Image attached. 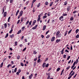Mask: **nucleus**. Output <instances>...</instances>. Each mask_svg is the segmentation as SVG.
<instances>
[{"label":"nucleus","instance_id":"obj_1","mask_svg":"<svg viewBox=\"0 0 79 79\" xmlns=\"http://www.w3.org/2000/svg\"><path fill=\"white\" fill-rule=\"evenodd\" d=\"M60 33V31H58L56 33V36L57 37H61V34Z\"/></svg>","mask_w":79,"mask_h":79},{"label":"nucleus","instance_id":"obj_2","mask_svg":"<svg viewBox=\"0 0 79 79\" xmlns=\"http://www.w3.org/2000/svg\"><path fill=\"white\" fill-rule=\"evenodd\" d=\"M55 37H53L51 39V42H53V41H55Z\"/></svg>","mask_w":79,"mask_h":79},{"label":"nucleus","instance_id":"obj_3","mask_svg":"<svg viewBox=\"0 0 79 79\" xmlns=\"http://www.w3.org/2000/svg\"><path fill=\"white\" fill-rule=\"evenodd\" d=\"M60 20L61 21H63V16H61L59 18Z\"/></svg>","mask_w":79,"mask_h":79},{"label":"nucleus","instance_id":"obj_4","mask_svg":"<svg viewBox=\"0 0 79 79\" xmlns=\"http://www.w3.org/2000/svg\"><path fill=\"white\" fill-rule=\"evenodd\" d=\"M37 26H38L37 25H36L35 27H32V29L33 30L35 29L36 28H37Z\"/></svg>","mask_w":79,"mask_h":79},{"label":"nucleus","instance_id":"obj_5","mask_svg":"<svg viewBox=\"0 0 79 79\" xmlns=\"http://www.w3.org/2000/svg\"><path fill=\"white\" fill-rule=\"evenodd\" d=\"M23 10H22L20 12V15H19L20 16H21L22 15H23Z\"/></svg>","mask_w":79,"mask_h":79},{"label":"nucleus","instance_id":"obj_6","mask_svg":"<svg viewBox=\"0 0 79 79\" xmlns=\"http://www.w3.org/2000/svg\"><path fill=\"white\" fill-rule=\"evenodd\" d=\"M32 74H31V75H30V76H29V79H31V78H32Z\"/></svg>","mask_w":79,"mask_h":79},{"label":"nucleus","instance_id":"obj_7","mask_svg":"<svg viewBox=\"0 0 79 79\" xmlns=\"http://www.w3.org/2000/svg\"><path fill=\"white\" fill-rule=\"evenodd\" d=\"M70 6H69L67 7V10L68 11H69V10H70Z\"/></svg>","mask_w":79,"mask_h":79},{"label":"nucleus","instance_id":"obj_8","mask_svg":"<svg viewBox=\"0 0 79 79\" xmlns=\"http://www.w3.org/2000/svg\"><path fill=\"white\" fill-rule=\"evenodd\" d=\"M60 40H60V39L57 40H56V43H58V42H59L60 41Z\"/></svg>","mask_w":79,"mask_h":79},{"label":"nucleus","instance_id":"obj_9","mask_svg":"<svg viewBox=\"0 0 79 79\" xmlns=\"http://www.w3.org/2000/svg\"><path fill=\"white\" fill-rule=\"evenodd\" d=\"M19 10H18L17 12H16V14H15V16H17L18 15V14L19 13Z\"/></svg>","mask_w":79,"mask_h":79},{"label":"nucleus","instance_id":"obj_10","mask_svg":"<svg viewBox=\"0 0 79 79\" xmlns=\"http://www.w3.org/2000/svg\"><path fill=\"white\" fill-rule=\"evenodd\" d=\"M45 28H46V26L44 25V26H43V31H44L45 29Z\"/></svg>","mask_w":79,"mask_h":79},{"label":"nucleus","instance_id":"obj_11","mask_svg":"<svg viewBox=\"0 0 79 79\" xmlns=\"http://www.w3.org/2000/svg\"><path fill=\"white\" fill-rule=\"evenodd\" d=\"M6 12H5L4 13V17H6Z\"/></svg>","mask_w":79,"mask_h":79},{"label":"nucleus","instance_id":"obj_12","mask_svg":"<svg viewBox=\"0 0 79 79\" xmlns=\"http://www.w3.org/2000/svg\"><path fill=\"white\" fill-rule=\"evenodd\" d=\"M3 62H2L0 66V68H2L3 67Z\"/></svg>","mask_w":79,"mask_h":79},{"label":"nucleus","instance_id":"obj_13","mask_svg":"<svg viewBox=\"0 0 79 79\" xmlns=\"http://www.w3.org/2000/svg\"><path fill=\"white\" fill-rule=\"evenodd\" d=\"M70 66H68V67L66 68V71H68V69L70 68Z\"/></svg>","mask_w":79,"mask_h":79},{"label":"nucleus","instance_id":"obj_14","mask_svg":"<svg viewBox=\"0 0 79 79\" xmlns=\"http://www.w3.org/2000/svg\"><path fill=\"white\" fill-rule=\"evenodd\" d=\"M10 37L11 38H13V37H14V34H12L11 35H10Z\"/></svg>","mask_w":79,"mask_h":79},{"label":"nucleus","instance_id":"obj_15","mask_svg":"<svg viewBox=\"0 0 79 79\" xmlns=\"http://www.w3.org/2000/svg\"><path fill=\"white\" fill-rule=\"evenodd\" d=\"M7 27V24L6 23L4 24V27L5 28H6Z\"/></svg>","mask_w":79,"mask_h":79},{"label":"nucleus","instance_id":"obj_16","mask_svg":"<svg viewBox=\"0 0 79 79\" xmlns=\"http://www.w3.org/2000/svg\"><path fill=\"white\" fill-rule=\"evenodd\" d=\"M21 32V30H20L17 33V34H20Z\"/></svg>","mask_w":79,"mask_h":79},{"label":"nucleus","instance_id":"obj_17","mask_svg":"<svg viewBox=\"0 0 79 79\" xmlns=\"http://www.w3.org/2000/svg\"><path fill=\"white\" fill-rule=\"evenodd\" d=\"M45 64H46V63H44L43 64V68H45Z\"/></svg>","mask_w":79,"mask_h":79},{"label":"nucleus","instance_id":"obj_18","mask_svg":"<svg viewBox=\"0 0 79 79\" xmlns=\"http://www.w3.org/2000/svg\"><path fill=\"white\" fill-rule=\"evenodd\" d=\"M33 53L34 55H35L36 54H37V52L35 51H33Z\"/></svg>","mask_w":79,"mask_h":79},{"label":"nucleus","instance_id":"obj_19","mask_svg":"<svg viewBox=\"0 0 79 79\" xmlns=\"http://www.w3.org/2000/svg\"><path fill=\"white\" fill-rule=\"evenodd\" d=\"M78 31H79L78 29H77V30H76V34H77V33H78Z\"/></svg>","mask_w":79,"mask_h":79},{"label":"nucleus","instance_id":"obj_20","mask_svg":"<svg viewBox=\"0 0 79 79\" xmlns=\"http://www.w3.org/2000/svg\"><path fill=\"white\" fill-rule=\"evenodd\" d=\"M67 34H68V31H66L64 35V36H66V35H67Z\"/></svg>","mask_w":79,"mask_h":79},{"label":"nucleus","instance_id":"obj_21","mask_svg":"<svg viewBox=\"0 0 79 79\" xmlns=\"http://www.w3.org/2000/svg\"><path fill=\"white\" fill-rule=\"evenodd\" d=\"M8 33H7L5 37V38H6L7 37H8Z\"/></svg>","mask_w":79,"mask_h":79},{"label":"nucleus","instance_id":"obj_22","mask_svg":"<svg viewBox=\"0 0 79 79\" xmlns=\"http://www.w3.org/2000/svg\"><path fill=\"white\" fill-rule=\"evenodd\" d=\"M23 19H24V18L23 17H22L21 20V22H23Z\"/></svg>","mask_w":79,"mask_h":79},{"label":"nucleus","instance_id":"obj_23","mask_svg":"<svg viewBox=\"0 0 79 79\" xmlns=\"http://www.w3.org/2000/svg\"><path fill=\"white\" fill-rule=\"evenodd\" d=\"M74 19V18H73V17H72L70 18V21H73Z\"/></svg>","mask_w":79,"mask_h":79},{"label":"nucleus","instance_id":"obj_24","mask_svg":"<svg viewBox=\"0 0 79 79\" xmlns=\"http://www.w3.org/2000/svg\"><path fill=\"white\" fill-rule=\"evenodd\" d=\"M67 3H68V2H67V1H65L64 2V5H66Z\"/></svg>","mask_w":79,"mask_h":79},{"label":"nucleus","instance_id":"obj_25","mask_svg":"<svg viewBox=\"0 0 79 79\" xmlns=\"http://www.w3.org/2000/svg\"><path fill=\"white\" fill-rule=\"evenodd\" d=\"M53 2H51V3L50 4V6H52V5H53Z\"/></svg>","mask_w":79,"mask_h":79},{"label":"nucleus","instance_id":"obj_26","mask_svg":"<svg viewBox=\"0 0 79 79\" xmlns=\"http://www.w3.org/2000/svg\"><path fill=\"white\" fill-rule=\"evenodd\" d=\"M70 57H71V56H69L68 58H67V60H69V58H70Z\"/></svg>","mask_w":79,"mask_h":79},{"label":"nucleus","instance_id":"obj_27","mask_svg":"<svg viewBox=\"0 0 79 79\" xmlns=\"http://www.w3.org/2000/svg\"><path fill=\"white\" fill-rule=\"evenodd\" d=\"M11 17H9L8 19V22H10V19Z\"/></svg>","mask_w":79,"mask_h":79},{"label":"nucleus","instance_id":"obj_28","mask_svg":"<svg viewBox=\"0 0 79 79\" xmlns=\"http://www.w3.org/2000/svg\"><path fill=\"white\" fill-rule=\"evenodd\" d=\"M40 18H38L37 20V22H39V21H40Z\"/></svg>","mask_w":79,"mask_h":79},{"label":"nucleus","instance_id":"obj_29","mask_svg":"<svg viewBox=\"0 0 79 79\" xmlns=\"http://www.w3.org/2000/svg\"><path fill=\"white\" fill-rule=\"evenodd\" d=\"M47 18V15H45L43 17V19H45Z\"/></svg>","mask_w":79,"mask_h":79},{"label":"nucleus","instance_id":"obj_30","mask_svg":"<svg viewBox=\"0 0 79 79\" xmlns=\"http://www.w3.org/2000/svg\"><path fill=\"white\" fill-rule=\"evenodd\" d=\"M40 6V3H39L37 5V7L39 8Z\"/></svg>","mask_w":79,"mask_h":79},{"label":"nucleus","instance_id":"obj_31","mask_svg":"<svg viewBox=\"0 0 79 79\" xmlns=\"http://www.w3.org/2000/svg\"><path fill=\"white\" fill-rule=\"evenodd\" d=\"M66 55H64L63 56L64 58H66Z\"/></svg>","mask_w":79,"mask_h":79},{"label":"nucleus","instance_id":"obj_32","mask_svg":"<svg viewBox=\"0 0 79 79\" xmlns=\"http://www.w3.org/2000/svg\"><path fill=\"white\" fill-rule=\"evenodd\" d=\"M13 31V29H11V30H10V31L9 32L10 34H11V32Z\"/></svg>","mask_w":79,"mask_h":79},{"label":"nucleus","instance_id":"obj_33","mask_svg":"<svg viewBox=\"0 0 79 79\" xmlns=\"http://www.w3.org/2000/svg\"><path fill=\"white\" fill-rule=\"evenodd\" d=\"M76 38H79V35L78 34L76 36Z\"/></svg>","mask_w":79,"mask_h":79},{"label":"nucleus","instance_id":"obj_34","mask_svg":"<svg viewBox=\"0 0 79 79\" xmlns=\"http://www.w3.org/2000/svg\"><path fill=\"white\" fill-rule=\"evenodd\" d=\"M17 43H18V42L17 41L15 42V45H18V44H17Z\"/></svg>","mask_w":79,"mask_h":79},{"label":"nucleus","instance_id":"obj_35","mask_svg":"<svg viewBox=\"0 0 79 79\" xmlns=\"http://www.w3.org/2000/svg\"><path fill=\"white\" fill-rule=\"evenodd\" d=\"M17 70V68H15L14 70V72L15 73H16V71Z\"/></svg>","mask_w":79,"mask_h":79},{"label":"nucleus","instance_id":"obj_36","mask_svg":"<svg viewBox=\"0 0 79 79\" xmlns=\"http://www.w3.org/2000/svg\"><path fill=\"white\" fill-rule=\"evenodd\" d=\"M50 35H48L47 36H46V38L47 39H48V38H49V37H50Z\"/></svg>","mask_w":79,"mask_h":79},{"label":"nucleus","instance_id":"obj_37","mask_svg":"<svg viewBox=\"0 0 79 79\" xmlns=\"http://www.w3.org/2000/svg\"><path fill=\"white\" fill-rule=\"evenodd\" d=\"M35 64H36V62H34L33 64V66L34 67H35Z\"/></svg>","mask_w":79,"mask_h":79},{"label":"nucleus","instance_id":"obj_38","mask_svg":"<svg viewBox=\"0 0 79 79\" xmlns=\"http://www.w3.org/2000/svg\"><path fill=\"white\" fill-rule=\"evenodd\" d=\"M48 65H49V64H47L45 65V67L47 68L48 66Z\"/></svg>","mask_w":79,"mask_h":79},{"label":"nucleus","instance_id":"obj_39","mask_svg":"<svg viewBox=\"0 0 79 79\" xmlns=\"http://www.w3.org/2000/svg\"><path fill=\"white\" fill-rule=\"evenodd\" d=\"M67 15V14H63V16H66Z\"/></svg>","mask_w":79,"mask_h":79},{"label":"nucleus","instance_id":"obj_40","mask_svg":"<svg viewBox=\"0 0 79 79\" xmlns=\"http://www.w3.org/2000/svg\"><path fill=\"white\" fill-rule=\"evenodd\" d=\"M48 2H45V5H48Z\"/></svg>","mask_w":79,"mask_h":79},{"label":"nucleus","instance_id":"obj_41","mask_svg":"<svg viewBox=\"0 0 79 79\" xmlns=\"http://www.w3.org/2000/svg\"><path fill=\"white\" fill-rule=\"evenodd\" d=\"M20 64L22 66H24V64L23 63H21Z\"/></svg>","mask_w":79,"mask_h":79},{"label":"nucleus","instance_id":"obj_42","mask_svg":"<svg viewBox=\"0 0 79 79\" xmlns=\"http://www.w3.org/2000/svg\"><path fill=\"white\" fill-rule=\"evenodd\" d=\"M71 31H72V29H71V30L69 31L68 32V34H70V33H71Z\"/></svg>","mask_w":79,"mask_h":79},{"label":"nucleus","instance_id":"obj_43","mask_svg":"<svg viewBox=\"0 0 79 79\" xmlns=\"http://www.w3.org/2000/svg\"><path fill=\"white\" fill-rule=\"evenodd\" d=\"M59 70H60V68H58L56 70V71H59Z\"/></svg>","mask_w":79,"mask_h":79},{"label":"nucleus","instance_id":"obj_44","mask_svg":"<svg viewBox=\"0 0 79 79\" xmlns=\"http://www.w3.org/2000/svg\"><path fill=\"white\" fill-rule=\"evenodd\" d=\"M19 58H20V56H17V59H18V60H19Z\"/></svg>","mask_w":79,"mask_h":79},{"label":"nucleus","instance_id":"obj_45","mask_svg":"<svg viewBox=\"0 0 79 79\" xmlns=\"http://www.w3.org/2000/svg\"><path fill=\"white\" fill-rule=\"evenodd\" d=\"M21 70L20 69H19V70H18V72L19 73H21Z\"/></svg>","mask_w":79,"mask_h":79},{"label":"nucleus","instance_id":"obj_46","mask_svg":"<svg viewBox=\"0 0 79 79\" xmlns=\"http://www.w3.org/2000/svg\"><path fill=\"white\" fill-rule=\"evenodd\" d=\"M29 21H27V22L26 23V25H27V24H28L29 23Z\"/></svg>","mask_w":79,"mask_h":79},{"label":"nucleus","instance_id":"obj_47","mask_svg":"<svg viewBox=\"0 0 79 79\" xmlns=\"http://www.w3.org/2000/svg\"><path fill=\"white\" fill-rule=\"evenodd\" d=\"M36 23V20H35L33 21V25H34L35 24L34 23Z\"/></svg>","mask_w":79,"mask_h":79},{"label":"nucleus","instance_id":"obj_48","mask_svg":"<svg viewBox=\"0 0 79 79\" xmlns=\"http://www.w3.org/2000/svg\"><path fill=\"white\" fill-rule=\"evenodd\" d=\"M75 72H73V73H72V74L71 75V76H73Z\"/></svg>","mask_w":79,"mask_h":79},{"label":"nucleus","instance_id":"obj_49","mask_svg":"<svg viewBox=\"0 0 79 79\" xmlns=\"http://www.w3.org/2000/svg\"><path fill=\"white\" fill-rule=\"evenodd\" d=\"M36 1V0H33V1H32V3H34Z\"/></svg>","mask_w":79,"mask_h":79},{"label":"nucleus","instance_id":"obj_50","mask_svg":"<svg viewBox=\"0 0 79 79\" xmlns=\"http://www.w3.org/2000/svg\"><path fill=\"white\" fill-rule=\"evenodd\" d=\"M20 21V20H19L17 22V24H19V22Z\"/></svg>","mask_w":79,"mask_h":79},{"label":"nucleus","instance_id":"obj_51","mask_svg":"<svg viewBox=\"0 0 79 79\" xmlns=\"http://www.w3.org/2000/svg\"><path fill=\"white\" fill-rule=\"evenodd\" d=\"M31 23H32V21H30L29 22V25H31Z\"/></svg>","mask_w":79,"mask_h":79},{"label":"nucleus","instance_id":"obj_52","mask_svg":"<svg viewBox=\"0 0 79 79\" xmlns=\"http://www.w3.org/2000/svg\"><path fill=\"white\" fill-rule=\"evenodd\" d=\"M40 57H41V55H40L38 57V59H40Z\"/></svg>","mask_w":79,"mask_h":79},{"label":"nucleus","instance_id":"obj_53","mask_svg":"<svg viewBox=\"0 0 79 79\" xmlns=\"http://www.w3.org/2000/svg\"><path fill=\"white\" fill-rule=\"evenodd\" d=\"M28 3H29V1H27L26 3V5H28Z\"/></svg>","mask_w":79,"mask_h":79},{"label":"nucleus","instance_id":"obj_54","mask_svg":"<svg viewBox=\"0 0 79 79\" xmlns=\"http://www.w3.org/2000/svg\"><path fill=\"white\" fill-rule=\"evenodd\" d=\"M41 16V14H40L38 16V18H40V16Z\"/></svg>","mask_w":79,"mask_h":79},{"label":"nucleus","instance_id":"obj_55","mask_svg":"<svg viewBox=\"0 0 79 79\" xmlns=\"http://www.w3.org/2000/svg\"><path fill=\"white\" fill-rule=\"evenodd\" d=\"M26 50V47L25 48L23 49V51H25Z\"/></svg>","mask_w":79,"mask_h":79},{"label":"nucleus","instance_id":"obj_56","mask_svg":"<svg viewBox=\"0 0 79 79\" xmlns=\"http://www.w3.org/2000/svg\"><path fill=\"white\" fill-rule=\"evenodd\" d=\"M76 13H77V11H75L74 12H73V14H75Z\"/></svg>","mask_w":79,"mask_h":79},{"label":"nucleus","instance_id":"obj_57","mask_svg":"<svg viewBox=\"0 0 79 79\" xmlns=\"http://www.w3.org/2000/svg\"><path fill=\"white\" fill-rule=\"evenodd\" d=\"M41 37H42V38L43 39V38H44V35H41Z\"/></svg>","mask_w":79,"mask_h":79},{"label":"nucleus","instance_id":"obj_58","mask_svg":"<svg viewBox=\"0 0 79 79\" xmlns=\"http://www.w3.org/2000/svg\"><path fill=\"white\" fill-rule=\"evenodd\" d=\"M16 74L17 75H19V72H17L16 73Z\"/></svg>","mask_w":79,"mask_h":79},{"label":"nucleus","instance_id":"obj_59","mask_svg":"<svg viewBox=\"0 0 79 79\" xmlns=\"http://www.w3.org/2000/svg\"><path fill=\"white\" fill-rule=\"evenodd\" d=\"M50 75H49L48 77H47V79H50Z\"/></svg>","mask_w":79,"mask_h":79},{"label":"nucleus","instance_id":"obj_60","mask_svg":"<svg viewBox=\"0 0 79 79\" xmlns=\"http://www.w3.org/2000/svg\"><path fill=\"white\" fill-rule=\"evenodd\" d=\"M49 30H48V31H47L46 33V34H48V32H49Z\"/></svg>","mask_w":79,"mask_h":79},{"label":"nucleus","instance_id":"obj_61","mask_svg":"<svg viewBox=\"0 0 79 79\" xmlns=\"http://www.w3.org/2000/svg\"><path fill=\"white\" fill-rule=\"evenodd\" d=\"M71 77H72V76H70V77H68V79H71Z\"/></svg>","mask_w":79,"mask_h":79},{"label":"nucleus","instance_id":"obj_62","mask_svg":"<svg viewBox=\"0 0 79 79\" xmlns=\"http://www.w3.org/2000/svg\"><path fill=\"white\" fill-rule=\"evenodd\" d=\"M40 59H39L38 60H37V62L38 63H39V62H40Z\"/></svg>","mask_w":79,"mask_h":79},{"label":"nucleus","instance_id":"obj_63","mask_svg":"<svg viewBox=\"0 0 79 79\" xmlns=\"http://www.w3.org/2000/svg\"><path fill=\"white\" fill-rule=\"evenodd\" d=\"M76 62H74V63L73 65L74 66H75V65L76 64Z\"/></svg>","mask_w":79,"mask_h":79},{"label":"nucleus","instance_id":"obj_64","mask_svg":"<svg viewBox=\"0 0 79 79\" xmlns=\"http://www.w3.org/2000/svg\"><path fill=\"white\" fill-rule=\"evenodd\" d=\"M10 66H11V65L10 64H9L7 66V68H9Z\"/></svg>","mask_w":79,"mask_h":79}]
</instances>
